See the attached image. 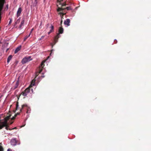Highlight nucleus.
I'll return each mask as SVG.
<instances>
[{
    "label": "nucleus",
    "mask_w": 151,
    "mask_h": 151,
    "mask_svg": "<svg viewBox=\"0 0 151 151\" xmlns=\"http://www.w3.org/2000/svg\"><path fill=\"white\" fill-rule=\"evenodd\" d=\"M45 61V60H43L41 65L40 66L38 67V74L40 73L42 71L43 67L44 66V63ZM39 76V74H38V76Z\"/></svg>",
    "instance_id": "obj_8"
},
{
    "label": "nucleus",
    "mask_w": 151,
    "mask_h": 151,
    "mask_svg": "<svg viewBox=\"0 0 151 151\" xmlns=\"http://www.w3.org/2000/svg\"><path fill=\"white\" fill-rule=\"evenodd\" d=\"M18 81H17V82H16V85H18Z\"/></svg>",
    "instance_id": "obj_28"
},
{
    "label": "nucleus",
    "mask_w": 151,
    "mask_h": 151,
    "mask_svg": "<svg viewBox=\"0 0 151 151\" xmlns=\"http://www.w3.org/2000/svg\"><path fill=\"white\" fill-rule=\"evenodd\" d=\"M8 49H7V50H6V51H7L8 50Z\"/></svg>",
    "instance_id": "obj_36"
},
{
    "label": "nucleus",
    "mask_w": 151,
    "mask_h": 151,
    "mask_svg": "<svg viewBox=\"0 0 151 151\" xmlns=\"http://www.w3.org/2000/svg\"><path fill=\"white\" fill-rule=\"evenodd\" d=\"M58 32L59 33L57 34V35L55 36V41L56 42H57V41L58 40V38L60 37V34H62L63 32V29L62 27H60L59 28Z\"/></svg>",
    "instance_id": "obj_5"
},
{
    "label": "nucleus",
    "mask_w": 151,
    "mask_h": 151,
    "mask_svg": "<svg viewBox=\"0 0 151 151\" xmlns=\"http://www.w3.org/2000/svg\"><path fill=\"white\" fill-rule=\"evenodd\" d=\"M31 34V33L29 34L28 35H27L24 38V41H25L30 36Z\"/></svg>",
    "instance_id": "obj_17"
},
{
    "label": "nucleus",
    "mask_w": 151,
    "mask_h": 151,
    "mask_svg": "<svg viewBox=\"0 0 151 151\" xmlns=\"http://www.w3.org/2000/svg\"><path fill=\"white\" fill-rule=\"evenodd\" d=\"M21 48V46H19L17 47L14 51L15 53H17L20 50Z\"/></svg>",
    "instance_id": "obj_12"
},
{
    "label": "nucleus",
    "mask_w": 151,
    "mask_h": 151,
    "mask_svg": "<svg viewBox=\"0 0 151 151\" xmlns=\"http://www.w3.org/2000/svg\"><path fill=\"white\" fill-rule=\"evenodd\" d=\"M21 108H19V105H18V103L17 102V103L16 105V110H19L20 111V109Z\"/></svg>",
    "instance_id": "obj_15"
},
{
    "label": "nucleus",
    "mask_w": 151,
    "mask_h": 151,
    "mask_svg": "<svg viewBox=\"0 0 151 151\" xmlns=\"http://www.w3.org/2000/svg\"><path fill=\"white\" fill-rule=\"evenodd\" d=\"M20 18H19L15 22L14 25H16L20 21Z\"/></svg>",
    "instance_id": "obj_19"
},
{
    "label": "nucleus",
    "mask_w": 151,
    "mask_h": 151,
    "mask_svg": "<svg viewBox=\"0 0 151 151\" xmlns=\"http://www.w3.org/2000/svg\"><path fill=\"white\" fill-rule=\"evenodd\" d=\"M51 29L50 30V32H52L54 31V26H53L51 25L50 27Z\"/></svg>",
    "instance_id": "obj_20"
},
{
    "label": "nucleus",
    "mask_w": 151,
    "mask_h": 151,
    "mask_svg": "<svg viewBox=\"0 0 151 151\" xmlns=\"http://www.w3.org/2000/svg\"><path fill=\"white\" fill-rule=\"evenodd\" d=\"M32 86H29L25 90L21 92L20 96L22 95L23 96H26L30 91V88L32 87Z\"/></svg>",
    "instance_id": "obj_4"
},
{
    "label": "nucleus",
    "mask_w": 151,
    "mask_h": 151,
    "mask_svg": "<svg viewBox=\"0 0 151 151\" xmlns=\"http://www.w3.org/2000/svg\"><path fill=\"white\" fill-rule=\"evenodd\" d=\"M12 57V55H10L9 56L7 59V62L9 63L10 60H11Z\"/></svg>",
    "instance_id": "obj_13"
},
{
    "label": "nucleus",
    "mask_w": 151,
    "mask_h": 151,
    "mask_svg": "<svg viewBox=\"0 0 151 151\" xmlns=\"http://www.w3.org/2000/svg\"><path fill=\"white\" fill-rule=\"evenodd\" d=\"M11 116V115L10 114H8L4 118V121L2 122L1 120H0V129H1L4 127H5L6 130H11V129H8L9 126L7 123V121L10 118Z\"/></svg>",
    "instance_id": "obj_1"
},
{
    "label": "nucleus",
    "mask_w": 151,
    "mask_h": 151,
    "mask_svg": "<svg viewBox=\"0 0 151 151\" xmlns=\"http://www.w3.org/2000/svg\"><path fill=\"white\" fill-rule=\"evenodd\" d=\"M40 76H38V78H40Z\"/></svg>",
    "instance_id": "obj_32"
},
{
    "label": "nucleus",
    "mask_w": 151,
    "mask_h": 151,
    "mask_svg": "<svg viewBox=\"0 0 151 151\" xmlns=\"http://www.w3.org/2000/svg\"><path fill=\"white\" fill-rule=\"evenodd\" d=\"M42 77H44V76H41Z\"/></svg>",
    "instance_id": "obj_35"
},
{
    "label": "nucleus",
    "mask_w": 151,
    "mask_h": 151,
    "mask_svg": "<svg viewBox=\"0 0 151 151\" xmlns=\"http://www.w3.org/2000/svg\"><path fill=\"white\" fill-rule=\"evenodd\" d=\"M11 145L13 146H15L17 144H19V142L18 140H17L16 138L12 139L10 141Z\"/></svg>",
    "instance_id": "obj_7"
},
{
    "label": "nucleus",
    "mask_w": 151,
    "mask_h": 151,
    "mask_svg": "<svg viewBox=\"0 0 151 151\" xmlns=\"http://www.w3.org/2000/svg\"><path fill=\"white\" fill-rule=\"evenodd\" d=\"M63 1V0H57V1H60L61 2L62 1Z\"/></svg>",
    "instance_id": "obj_24"
},
{
    "label": "nucleus",
    "mask_w": 151,
    "mask_h": 151,
    "mask_svg": "<svg viewBox=\"0 0 151 151\" xmlns=\"http://www.w3.org/2000/svg\"><path fill=\"white\" fill-rule=\"evenodd\" d=\"M35 1L36 2V3H37V0H35Z\"/></svg>",
    "instance_id": "obj_34"
},
{
    "label": "nucleus",
    "mask_w": 151,
    "mask_h": 151,
    "mask_svg": "<svg viewBox=\"0 0 151 151\" xmlns=\"http://www.w3.org/2000/svg\"><path fill=\"white\" fill-rule=\"evenodd\" d=\"M59 5H60V6L62 7L66 6L67 4L65 3H63V4H61V2L57 1V6L58 7V8L57 9V11L58 12L64 10V9H63V8L62 7H60L59 6Z\"/></svg>",
    "instance_id": "obj_3"
},
{
    "label": "nucleus",
    "mask_w": 151,
    "mask_h": 151,
    "mask_svg": "<svg viewBox=\"0 0 151 151\" xmlns=\"http://www.w3.org/2000/svg\"><path fill=\"white\" fill-rule=\"evenodd\" d=\"M24 20L25 19L24 18H23L22 19L21 24L19 26V28L21 29H22V26L24 25Z\"/></svg>",
    "instance_id": "obj_11"
},
{
    "label": "nucleus",
    "mask_w": 151,
    "mask_h": 151,
    "mask_svg": "<svg viewBox=\"0 0 151 151\" xmlns=\"http://www.w3.org/2000/svg\"><path fill=\"white\" fill-rule=\"evenodd\" d=\"M13 123V122H11L10 123V124H12V123Z\"/></svg>",
    "instance_id": "obj_30"
},
{
    "label": "nucleus",
    "mask_w": 151,
    "mask_h": 151,
    "mask_svg": "<svg viewBox=\"0 0 151 151\" xmlns=\"http://www.w3.org/2000/svg\"><path fill=\"white\" fill-rule=\"evenodd\" d=\"M12 19H10V20L9 22V24H10L12 22Z\"/></svg>",
    "instance_id": "obj_23"
},
{
    "label": "nucleus",
    "mask_w": 151,
    "mask_h": 151,
    "mask_svg": "<svg viewBox=\"0 0 151 151\" xmlns=\"http://www.w3.org/2000/svg\"><path fill=\"white\" fill-rule=\"evenodd\" d=\"M33 29H31V32H32V30H33ZM31 32H30V33H31Z\"/></svg>",
    "instance_id": "obj_31"
},
{
    "label": "nucleus",
    "mask_w": 151,
    "mask_h": 151,
    "mask_svg": "<svg viewBox=\"0 0 151 151\" xmlns=\"http://www.w3.org/2000/svg\"><path fill=\"white\" fill-rule=\"evenodd\" d=\"M35 79H34L32 80L30 84L29 85H35Z\"/></svg>",
    "instance_id": "obj_14"
},
{
    "label": "nucleus",
    "mask_w": 151,
    "mask_h": 151,
    "mask_svg": "<svg viewBox=\"0 0 151 151\" xmlns=\"http://www.w3.org/2000/svg\"><path fill=\"white\" fill-rule=\"evenodd\" d=\"M22 11V9L21 8L19 7L18 8V11L17 12V17H18L19 16H20Z\"/></svg>",
    "instance_id": "obj_9"
},
{
    "label": "nucleus",
    "mask_w": 151,
    "mask_h": 151,
    "mask_svg": "<svg viewBox=\"0 0 151 151\" xmlns=\"http://www.w3.org/2000/svg\"><path fill=\"white\" fill-rule=\"evenodd\" d=\"M51 32H50V31L48 32V35H49L50 34V33H51Z\"/></svg>",
    "instance_id": "obj_27"
},
{
    "label": "nucleus",
    "mask_w": 151,
    "mask_h": 151,
    "mask_svg": "<svg viewBox=\"0 0 151 151\" xmlns=\"http://www.w3.org/2000/svg\"><path fill=\"white\" fill-rule=\"evenodd\" d=\"M62 22H63V21L62 20H61V22H60L61 24H62Z\"/></svg>",
    "instance_id": "obj_29"
},
{
    "label": "nucleus",
    "mask_w": 151,
    "mask_h": 151,
    "mask_svg": "<svg viewBox=\"0 0 151 151\" xmlns=\"http://www.w3.org/2000/svg\"><path fill=\"white\" fill-rule=\"evenodd\" d=\"M17 129V127H15L14 128H12L11 129Z\"/></svg>",
    "instance_id": "obj_26"
},
{
    "label": "nucleus",
    "mask_w": 151,
    "mask_h": 151,
    "mask_svg": "<svg viewBox=\"0 0 151 151\" xmlns=\"http://www.w3.org/2000/svg\"><path fill=\"white\" fill-rule=\"evenodd\" d=\"M31 56H26L23 58L22 61V63L23 64H25L26 63L32 60Z\"/></svg>",
    "instance_id": "obj_6"
},
{
    "label": "nucleus",
    "mask_w": 151,
    "mask_h": 151,
    "mask_svg": "<svg viewBox=\"0 0 151 151\" xmlns=\"http://www.w3.org/2000/svg\"><path fill=\"white\" fill-rule=\"evenodd\" d=\"M0 151H3V149L1 146H0Z\"/></svg>",
    "instance_id": "obj_22"
},
{
    "label": "nucleus",
    "mask_w": 151,
    "mask_h": 151,
    "mask_svg": "<svg viewBox=\"0 0 151 151\" xmlns=\"http://www.w3.org/2000/svg\"><path fill=\"white\" fill-rule=\"evenodd\" d=\"M24 109L27 110L26 112L27 113H29L30 112V108L26 104H24L22 105V108L20 109V112H22Z\"/></svg>",
    "instance_id": "obj_2"
},
{
    "label": "nucleus",
    "mask_w": 151,
    "mask_h": 151,
    "mask_svg": "<svg viewBox=\"0 0 151 151\" xmlns=\"http://www.w3.org/2000/svg\"><path fill=\"white\" fill-rule=\"evenodd\" d=\"M17 88V86H15L14 87V89H15Z\"/></svg>",
    "instance_id": "obj_25"
},
{
    "label": "nucleus",
    "mask_w": 151,
    "mask_h": 151,
    "mask_svg": "<svg viewBox=\"0 0 151 151\" xmlns=\"http://www.w3.org/2000/svg\"><path fill=\"white\" fill-rule=\"evenodd\" d=\"M64 9H66L68 10H71L72 9L70 7V6L67 7H66L65 8H64Z\"/></svg>",
    "instance_id": "obj_21"
},
{
    "label": "nucleus",
    "mask_w": 151,
    "mask_h": 151,
    "mask_svg": "<svg viewBox=\"0 0 151 151\" xmlns=\"http://www.w3.org/2000/svg\"><path fill=\"white\" fill-rule=\"evenodd\" d=\"M70 20L69 19H67L64 22V24L65 25H67V26H69L70 25Z\"/></svg>",
    "instance_id": "obj_10"
},
{
    "label": "nucleus",
    "mask_w": 151,
    "mask_h": 151,
    "mask_svg": "<svg viewBox=\"0 0 151 151\" xmlns=\"http://www.w3.org/2000/svg\"><path fill=\"white\" fill-rule=\"evenodd\" d=\"M65 13H63L62 12H60L59 13V14L60 15V16H61V19L63 18V15H65Z\"/></svg>",
    "instance_id": "obj_18"
},
{
    "label": "nucleus",
    "mask_w": 151,
    "mask_h": 151,
    "mask_svg": "<svg viewBox=\"0 0 151 151\" xmlns=\"http://www.w3.org/2000/svg\"><path fill=\"white\" fill-rule=\"evenodd\" d=\"M20 112H17V114H15L14 115V116L13 117L12 119L11 120H14L15 119V118L17 116V115H19V114L20 113Z\"/></svg>",
    "instance_id": "obj_16"
},
{
    "label": "nucleus",
    "mask_w": 151,
    "mask_h": 151,
    "mask_svg": "<svg viewBox=\"0 0 151 151\" xmlns=\"http://www.w3.org/2000/svg\"><path fill=\"white\" fill-rule=\"evenodd\" d=\"M6 6V7H7L8 8V5H7Z\"/></svg>",
    "instance_id": "obj_33"
}]
</instances>
